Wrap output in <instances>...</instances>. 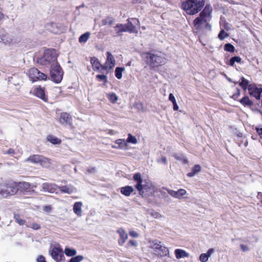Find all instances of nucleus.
<instances>
[{"instance_id": "nucleus-1", "label": "nucleus", "mask_w": 262, "mask_h": 262, "mask_svg": "<svg viewBox=\"0 0 262 262\" xmlns=\"http://www.w3.org/2000/svg\"><path fill=\"white\" fill-rule=\"evenodd\" d=\"M143 61L151 70H156L166 63L165 54L161 51L152 50L141 53Z\"/></svg>"}, {"instance_id": "nucleus-2", "label": "nucleus", "mask_w": 262, "mask_h": 262, "mask_svg": "<svg viewBox=\"0 0 262 262\" xmlns=\"http://www.w3.org/2000/svg\"><path fill=\"white\" fill-rule=\"evenodd\" d=\"M133 179L136 182L135 187L139 193L144 198L154 196L157 192V188L150 181H143L140 173H136L133 176Z\"/></svg>"}, {"instance_id": "nucleus-3", "label": "nucleus", "mask_w": 262, "mask_h": 262, "mask_svg": "<svg viewBox=\"0 0 262 262\" xmlns=\"http://www.w3.org/2000/svg\"><path fill=\"white\" fill-rule=\"evenodd\" d=\"M212 8L210 4H207L203 10L201 11L199 16L193 20V24L196 29H200L203 25L205 28L211 31L212 26L209 23L212 19Z\"/></svg>"}, {"instance_id": "nucleus-4", "label": "nucleus", "mask_w": 262, "mask_h": 262, "mask_svg": "<svg viewBox=\"0 0 262 262\" xmlns=\"http://www.w3.org/2000/svg\"><path fill=\"white\" fill-rule=\"evenodd\" d=\"M205 5V0H186L181 3V8L190 15L199 13Z\"/></svg>"}, {"instance_id": "nucleus-5", "label": "nucleus", "mask_w": 262, "mask_h": 262, "mask_svg": "<svg viewBox=\"0 0 262 262\" xmlns=\"http://www.w3.org/2000/svg\"><path fill=\"white\" fill-rule=\"evenodd\" d=\"M36 61L38 63L47 66L48 64L58 63L57 62V54L54 50H45L43 54L40 57H36Z\"/></svg>"}, {"instance_id": "nucleus-6", "label": "nucleus", "mask_w": 262, "mask_h": 262, "mask_svg": "<svg viewBox=\"0 0 262 262\" xmlns=\"http://www.w3.org/2000/svg\"><path fill=\"white\" fill-rule=\"evenodd\" d=\"M16 182H2V198L6 199L16 194Z\"/></svg>"}, {"instance_id": "nucleus-7", "label": "nucleus", "mask_w": 262, "mask_h": 262, "mask_svg": "<svg viewBox=\"0 0 262 262\" xmlns=\"http://www.w3.org/2000/svg\"><path fill=\"white\" fill-rule=\"evenodd\" d=\"M63 72L58 63L51 66L50 77L53 82L58 83L62 79Z\"/></svg>"}, {"instance_id": "nucleus-8", "label": "nucleus", "mask_w": 262, "mask_h": 262, "mask_svg": "<svg viewBox=\"0 0 262 262\" xmlns=\"http://www.w3.org/2000/svg\"><path fill=\"white\" fill-rule=\"evenodd\" d=\"M26 162H30L34 164H39L41 166L46 168L49 167L51 165L50 160L40 155H34L30 156L25 161Z\"/></svg>"}, {"instance_id": "nucleus-9", "label": "nucleus", "mask_w": 262, "mask_h": 262, "mask_svg": "<svg viewBox=\"0 0 262 262\" xmlns=\"http://www.w3.org/2000/svg\"><path fill=\"white\" fill-rule=\"evenodd\" d=\"M116 65V61L113 55L110 52H106V59L102 67L101 73H108L111 70H112Z\"/></svg>"}, {"instance_id": "nucleus-10", "label": "nucleus", "mask_w": 262, "mask_h": 262, "mask_svg": "<svg viewBox=\"0 0 262 262\" xmlns=\"http://www.w3.org/2000/svg\"><path fill=\"white\" fill-rule=\"evenodd\" d=\"M52 258L56 262H62L64 260V256L62 249L59 246L52 247L49 251Z\"/></svg>"}, {"instance_id": "nucleus-11", "label": "nucleus", "mask_w": 262, "mask_h": 262, "mask_svg": "<svg viewBox=\"0 0 262 262\" xmlns=\"http://www.w3.org/2000/svg\"><path fill=\"white\" fill-rule=\"evenodd\" d=\"M27 74L32 81L37 80H46L47 75L41 72L35 68H31L29 69Z\"/></svg>"}, {"instance_id": "nucleus-12", "label": "nucleus", "mask_w": 262, "mask_h": 262, "mask_svg": "<svg viewBox=\"0 0 262 262\" xmlns=\"http://www.w3.org/2000/svg\"><path fill=\"white\" fill-rule=\"evenodd\" d=\"M16 187L17 188V191L20 190L23 192H29L31 190L34 191V188H36L37 184L32 183L30 184L26 182H16Z\"/></svg>"}, {"instance_id": "nucleus-13", "label": "nucleus", "mask_w": 262, "mask_h": 262, "mask_svg": "<svg viewBox=\"0 0 262 262\" xmlns=\"http://www.w3.org/2000/svg\"><path fill=\"white\" fill-rule=\"evenodd\" d=\"M248 92L250 96L254 97L257 100H260V96H262V88H258L251 84L249 85Z\"/></svg>"}, {"instance_id": "nucleus-14", "label": "nucleus", "mask_w": 262, "mask_h": 262, "mask_svg": "<svg viewBox=\"0 0 262 262\" xmlns=\"http://www.w3.org/2000/svg\"><path fill=\"white\" fill-rule=\"evenodd\" d=\"M0 42L6 46H10L15 42L14 37L8 33H3L0 34Z\"/></svg>"}, {"instance_id": "nucleus-15", "label": "nucleus", "mask_w": 262, "mask_h": 262, "mask_svg": "<svg viewBox=\"0 0 262 262\" xmlns=\"http://www.w3.org/2000/svg\"><path fill=\"white\" fill-rule=\"evenodd\" d=\"M131 142V134H129L128 135V138L127 140L125 141L123 139H118L116 140L115 143L118 145V146L112 145V147L114 148H119L122 149H126L127 148V143Z\"/></svg>"}, {"instance_id": "nucleus-16", "label": "nucleus", "mask_w": 262, "mask_h": 262, "mask_svg": "<svg viewBox=\"0 0 262 262\" xmlns=\"http://www.w3.org/2000/svg\"><path fill=\"white\" fill-rule=\"evenodd\" d=\"M59 122L64 125H72V117L67 113H62L59 118Z\"/></svg>"}, {"instance_id": "nucleus-17", "label": "nucleus", "mask_w": 262, "mask_h": 262, "mask_svg": "<svg viewBox=\"0 0 262 262\" xmlns=\"http://www.w3.org/2000/svg\"><path fill=\"white\" fill-rule=\"evenodd\" d=\"M33 93L34 95L41 99L44 101H47V97L45 94V90L40 86L35 87L33 91Z\"/></svg>"}, {"instance_id": "nucleus-18", "label": "nucleus", "mask_w": 262, "mask_h": 262, "mask_svg": "<svg viewBox=\"0 0 262 262\" xmlns=\"http://www.w3.org/2000/svg\"><path fill=\"white\" fill-rule=\"evenodd\" d=\"M82 206H83V204L81 202H76L73 205V212L78 217H80L82 216Z\"/></svg>"}, {"instance_id": "nucleus-19", "label": "nucleus", "mask_w": 262, "mask_h": 262, "mask_svg": "<svg viewBox=\"0 0 262 262\" xmlns=\"http://www.w3.org/2000/svg\"><path fill=\"white\" fill-rule=\"evenodd\" d=\"M168 193L172 197L181 199L182 196L186 193V191L184 189H180L178 191L168 190Z\"/></svg>"}, {"instance_id": "nucleus-20", "label": "nucleus", "mask_w": 262, "mask_h": 262, "mask_svg": "<svg viewBox=\"0 0 262 262\" xmlns=\"http://www.w3.org/2000/svg\"><path fill=\"white\" fill-rule=\"evenodd\" d=\"M58 187L54 184H50V183H43L42 185V190L43 191L49 192L50 193L54 192L55 190H57Z\"/></svg>"}, {"instance_id": "nucleus-21", "label": "nucleus", "mask_w": 262, "mask_h": 262, "mask_svg": "<svg viewBox=\"0 0 262 262\" xmlns=\"http://www.w3.org/2000/svg\"><path fill=\"white\" fill-rule=\"evenodd\" d=\"M91 63L92 65L93 70L95 71H98L101 72L102 67L103 66L101 65L99 59L96 57H93L90 60Z\"/></svg>"}, {"instance_id": "nucleus-22", "label": "nucleus", "mask_w": 262, "mask_h": 262, "mask_svg": "<svg viewBox=\"0 0 262 262\" xmlns=\"http://www.w3.org/2000/svg\"><path fill=\"white\" fill-rule=\"evenodd\" d=\"M238 102L244 107H251L253 105V102L247 95L240 99Z\"/></svg>"}, {"instance_id": "nucleus-23", "label": "nucleus", "mask_w": 262, "mask_h": 262, "mask_svg": "<svg viewBox=\"0 0 262 262\" xmlns=\"http://www.w3.org/2000/svg\"><path fill=\"white\" fill-rule=\"evenodd\" d=\"M117 233L120 235V238L119 239V244L120 245H122L127 238V234L125 230L122 228L119 229L117 230Z\"/></svg>"}, {"instance_id": "nucleus-24", "label": "nucleus", "mask_w": 262, "mask_h": 262, "mask_svg": "<svg viewBox=\"0 0 262 262\" xmlns=\"http://www.w3.org/2000/svg\"><path fill=\"white\" fill-rule=\"evenodd\" d=\"M174 254L176 258L178 259L183 257H187L189 256V254L188 253H187L185 251L180 249H176L174 251Z\"/></svg>"}, {"instance_id": "nucleus-25", "label": "nucleus", "mask_w": 262, "mask_h": 262, "mask_svg": "<svg viewBox=\"0 0 262 262\" xmlns=\"http://www.w3.org/2000/svg\"><path fill=\"white\" fill-rule=\"evenodd\" d=\"M59 189L62 192L71 194L75 190L74 187L71 185H67L59 187Z\"/></svg>"}, {"instance_id": "nucleus-26", "label": "nucleus", "mask_w": 262, "mask_h": 262, "mask_svg": "<svg viewBox=\"0 0 262 262\" xmlns=\"http://www.w3.org/2000/svg\"><path fill=\"white\" fill-rule=\"evenodd\" d=\"M150 243L151 248H152L153 249H154L156 252H159V249H160L161 247L162 246L161 245V242L158 241L157 240H155V241L150 242Z\"/></svg>"}, {"instance_id": "nucleus-27", "label": "nucleus", "mask_w": 262, "mask_h": 262, "mask_svg": "<svg viewBox=\"0 0 262 262\" xmlns=\"http://www.w3.org/2000/svg\"><path fill=\"white\" fill-rule=\"evenodd\" d=\"M47 140L53 144H59L61 143L59 139L53 135H48L47 137Z\"/></svg>"}, {"instance_id": "nucleus-28", "label": "nucleus", "mask_w": 262, "mask_h": 262, "mask_svg": "<svg viewBox=\"0 0 262 262\" xmlns=\"http://www.w3.org/2000/svg\"><path fill=\"white\" fill-rule=\"evenodd\" d=\"M116 31L117 33L126 31L130 32L131 30L128 26L120 24L117 25L116 27Z\"/></svg>"}, {"instance_id": "nucleus-29", "label": "nucleus", "mask_w": 262, "mask_h": 262, "mask_svg": "<svg viewBox=\"0 0 262 262\" xmlns=\"http://www.w3.org/2000/svg\"><path fill=\"white\" fill-rule=\"evenodd\" d=\"M140 24L138 19L132 18V33H137L138 28H139Z\"/></svg>"}, {"instance_id": "nucleus-30", "label": "nucleus", "mask_w": 262, "mask_h": 262, "mask_svg": "<svg viewBox=\"0 0 262 262\" xmlns=\"http://www.w3.org/2000/svg\"><path fill=\"white\" fill-rule=\"evenodd\" d=\"M90 36H91L90 32H86L85 33H84L83 34L81 35L79 37V38L78 39V41L81 43H85L88 40V39L90 38Z\"/></svg>"}, {"instance_id": "nucleus-31", "label": "nucleus", "mask_w": 262, "mask_h": 262, "mask_svg": "<svg viewBox=\"0 0 262 262\" xmlns=\"http://www.w3.org/2000/svg\"><path fill=\"white\" fill-rule=\"evenodd\" d=\"M201 168L199 165H195L192 168V170L190 172L188 173L187 176L192 177L194 176L196 173L201 171Z\"/></svg>"}, {"instance_id": "nucleus-32", "label": "nucleus", "mask_w": 262, "mask_h": 262, "mask_svg": "<svg viewBox=\"0 0 262 262\" xmlns=\"http://www.w3.org/2000/svg\"><path fill=\"white\" fill-rule=\"evenodd\" d=\"M241 82H239V85L240 86L246 91L247 89L248 90L249 86V81L245 78L244 77H242L241 79Z\"/></svg>"}, {"instance_id": "nucleus-33", "label": "nucleus", "mask_w": 262, "mask_h": 262, "mask_svg": "<svg viewBox=\"0 0 262 262\" xmlns=\"http://www.w3.org/2000/svg\"><path fill=\"white\" fill-rule=\"evenodd\" d=\"M173 157L176 160L182 162L183 164H187L188 163L187 159L183 154H173Z\"/></svg>"}, {"instance_id": "nucleus-34", "label": "nucleus", "mask_w": 262, "mask_h": 262, "mask_svg": "<svg viewBox=\"0 0 262 262\" xmlns=\"http://www.w3.org/2000/svg\"><path fill=\"white\" fill-rule=\"evenodd\" d=\"M46 28L48 30L54 33H57L58 32V29L56 27V25L55 23H51L46 26Z\"/></svg>"}, {"instance_id": "nucleus-35", "label": "nucleus", "mask_w": 262, "mask_h": 262, "mask_svg": "<svg viewBox=\"0 0 262 262\" xmlns=\"http://www.w3.org/2000/svg\"><path fill=\"white\" fill-rule=\"evenodd\" d=\"M235 62L241 63L242 58L239 56H234L230 58L228 64L231 67H234Z\"/></svg>"}, {"instance_id": "nucleus-36", "label": "nucleus", "mask_w": 262, "mask_h": 262, "mask_svg": "<svg viewBox=\"0 0 262 262\" xmlns=\"http://www.w3.org/2000/svg\"><path fill=\"white\" fill-rule=\"evenodd\" d=\"M63 253H64L65 254L69 257H72L76 254L77 251L74 249L66 248Z\"/></svg>"}, {"instance_id": "nucleus-37", "label": "nucleus", "mask_w": 262, "mask_h": 262, "mask_svg": "<svg viewBox=\"0 0 262 262\" xmlns=\"http://www.w3.org/2000/svg\"><path fill=\"white\" fill-rule=\"evenodd\" d=\"M120 191L122 194L129 196L131 194V187L129 186L123 187L121 188Z\"/></svg>"}, {"instance_id": "nucleus-38", "label": "nucleus", "mask_w": 262, "mask_h": 262, "mask_svg": "<svg viewBox=\"0 0 262 262\" xmlns=\"http://www.w3.org/2000/svg\"><path fill=\"white\" fill-rule=\"evenodd\" d=\"M107 96L109 100L113 103H115L118 100V97L114 93H110Z\"/></svg>"}, {"instance_id": "nucleus-39", "label": "nucleus", "mask_w": 262, "mask_h": 262, "mask_svg": "<svg viewBox=\"0 0 262 262\" xmlns=\"http://www.w3.org/2000/svg\"><path fill=\"white\" fill-rule=\"evenodd\" d=\"M158 253L161 256H166L169 253V250L167 247L162 246L161 248L159 249V252Z\"/></svg>"}, {"instance_id": "nucleus-40", "label": "nucleus", "mask_w": 262, "mask_h": 262, "mask_svg": "<svg viewBox=\"0 0 262 262\" xmlns=\"http://www.w3.org/2000/svg\"><path fill=\"white\" fill-rule=\"evenodd\" d=\"M224 50L231 53H233L235 51V47L231 43H228L225 45Z\"/></svg>"}, {"instance_id": "nucleus-41", "label": "nucleus", "mask_w": 262, "mask_h": 262, "mask_svg": "<svg viewBox=\"0 0 262 262\" xmlns=\"http://www.w3.org/2000/svg\"><path fill=\"white\" fill-rule=\"evenodd\" d=\"M124 70V68L117 67L115 70V76L116 77L120 79L122 77V73Z\"/></svg>"}, {"instance_id": "nucleus-42", "label": "nucleus", "mask_w": 262, "mask_h": 262, "mask_svg": "<svg viewBox=\"0 0 262 262\" xmlns=\"http://www.w3.org/2000/svg\"><path fill=\"white\" fill-rule=\"evenodd\" d=\"M240 94V90L238 88H236V92L232 94L231 97L234 100L238 101V100H240V99H239Z\"/></svg>"}, {"instance_id": "nucleus-43", "label": "nucleus", "mask_w": 262, "mask_h": 262, "mask_svg": "<svg viewBox=\"0 0 262 262\" xmlns=\"http://www.w3.org/2000/svg\"><path fill=\"white\" fill-rule=\"evenodd\" d=\"M228 36L229 35L227 33H226L224 30H222L218 35V37L221 40H223Z\"/></svg>"}, {"instance_id": "nucleus-44", "label": "nucleus", "mask_w": 262, "mask_h": 262, "mask_svg": "<svg viewBox=\"0 0 262 262\" xmlns=\"http://www.w3.org/2000/svg\"><path fill=\"white\" fill-rule=\"evenodd\" d=\"M83 256L78 255L72 257L68 262H80L83 259Z\"/></svg>"}, {"instance_id": "nucleus-45", "label": "nucleus", "mask_w": 262, "mask_h": 262, "mask_svg": "<svg viewBox=\"0 0 262 262\" xmlns=\"http://www.w3.org/2000/svg\"><path fill=\"white\" fill-rule=\"evenodd\" d=\"M28 227L31 228L34 230H38L40 228V226L36 223H32L30 225H27Z\"/></svg>"}, {"instance_id": "nucleus-46", "label": "nucleus", "mask_w": 262, "mask_h": 262, "mask_svg": "<svg viewBox=\"0 0 262 262\" xmlns=\"http://www.w3.org/2000/svg\"><path fill=\"white\" fill-rule=\"evenodd\" d=\"M113 21L111 17H107L102 20V24L103 25H111L113 24Z\"/></svg>"}, {"instance_id": "nucleus-47", "label": "nucleus", "mask_w": 262, "mask_h": 262, "mask_svg": "<svg viewBox=\"0 0 262 262\" xmlns=\"http://www.w3.org/2000/svg\"><path fill=\"white\" fill-rule=\"evenodd\" d=\"M209 257L206 253H202L200 255L199 259L202 262H206L208 259Z\"/></svg>"}, {"instance_id": "nucleus-48", "label": "nucleus", "mask_w": 262, "mask_h": 262, "mask_svg": "<svg viewBox=\"0 0 262 262\" xmlns=\"http://www.w3.org/2000/svg\"><path fill=\"white\" fill-rule=\"evenodd\" d=\"M96 78L100 80L103 81L104 83L107 82V76L104 74L97 75Z\"/></svg>"}, {"instance_id": "nucleus-49", "label": "nucleus", "mask_w": 262, "mask_h": 262, "mask_svg": "<svg viewBox=\"0 0 262 262\" xmlns=\"http://www.w3.org/2000/svg\"><path fill=\"white\" fill-rule=\"evenodd\" d=\"M134 107L137 108L138 111H142L143 110V104L140 102H136L134 105Z\"/></svg>"}, {"instance_id": "nucleus-50", "label": "nucleus", "mask_w": 262, "mask_h": 262, "mask_svg": "<svg viewBox=\"0 0 262 262\" xmlns=\"http://www.w3.org/2000/svg\"><path fill=\"white\" fill-rule=\"evenodd\" d=\"M255 130L260 138L262 139V126H259L258 127H256Z\"/></svg>"}, {"instance_id": "nucleus-51", "label": "nucleus", "mask_w": 262, "mask_h": 262, "mask_svg": "<svg viewBox=\"0 0 262 262\" xmlns=\"http://www.w3.org/2000/svg\"><path fill=\"white\" fill-rule=\"evenodd\" d=\"M15 221L20 225H23L25 223V221L24 220L18 217H15Z\"/></svg>"}, {"instance_id": "nucleus-52", "label": "nucleus", "mask_w": 262, "mask_h": 262, "mask_svg": "<svg viewBox=\"0 0 262 262\" xmlns=\"http://www.w3.org/2000/svg\"><path fill=\"white\" fill-rule=\"evenodd\" d=\"M37 262H46L45 257L42 255H39L37 259H36Z\"/></svg>"}, {"instance_id": "nucleus-53", "label": "nucleus", "mask_w": 262, "mask_h": 262, "mask_svg": "<svg viewBox=\"0 0 262 262\" xmlns=\"http://www.w3.org/2000/svg\"><path fill=\"white\" fill-rule=\"evenodd\" d=\"M4 154H8L12 156H13L15 154L14 150L12 148H10L9 150L6 151H4Z\"/></svg>"}, {"instance_id": "nucleus-54", "label": "nucleus", "mask_w": 262, "mask_h": 262, "mask_svg": "<svg viewBox=\"0 0 262 262\" xmlns=\"http://www.w3.org/2000/svg\"><path fill=\"white\" fill-rule=\"evenodd\" d=\"M151 215L156 219H160L162 217L160 213L158 212H154L151 213Z\"/></svg>"}, {"instance_id": "nucleus-55", "label": "nucleus", "mask_w": 262, "mask_h": 262, "mask_svg": "<svg viewBox=\"0 0 262 262\" xmlns=\"http://www.w3.org/2000/svg\"><path fill=\"white\" fill-rule=\"evenodd\" d=\"M241 248L243 252H246L249 250V248L247 246L241 244L240 245Z\"/></svg>"}, {"instance_id": "nucleus-56", "label": "nucleus", "mask_w": 262, "mask_h": 262, "mask_svg": "<svg viewBox=\"0 0 262 262\" xmlns=\"http://www.w3.org/2000/svg\"><path fill=\"white\" fill-rule=\"evenodd\" d=\"M169 100L171 101L172 103H173V102H176V100L175 99L174 96L172 93H170L169 95Z\"/></svg>"}, {"instance_id": "nucleus-57", "label": "nucleus", "mask_w": 262, "mask_h": 262, "mask_svg": "<svg viewBox=\"0 0 262 262\" xmlns=\"http://www.w3.org/2000/svg\"><path fill=\"white\" fill-rule=\"evenodd\" d=\"M173 104V109L174 111H178V109H179V106L177 103V101L176 102H173V103H172Z\"/></svg>"}, {"instance_id": "nucleus-58", "label": "nucleus", "mask_w": 262, "mask_h": 262, "mask_svg": "<svg viewBox=\"0 0 262 262\" xmlns=\"http://www.w3.org/2000/svg\"><path fill=\"white\" fill-rule=\"evenodd\" d=\"M51 210V206H46L43 207V210L47 212H50Z\"/></svg>"}, {"instance_id": "nucleus-59", "label": "nucleus", "mask_w": 262, "mask_h": 262, "mask_svg": "<svg viewBox=\"0 0 262 262\" xmlns=\"http://www.w3.org/2000/svg\"><path fill=\"white\" fill-rule=\"evenodd\" d=\"M214 251V249H212V248H211V249H209L207 252L206 253L207 255H208V257L210 256V255H211V254Z\"/></svg>"}, {"instance_id": "nucleus-60", "label": "nucleus", "mask_w": 262, "mask_h": 262, "mask_svg": "<svg viewBox=\"0 0 262 262\" xmlns=\"http://www.w3.org/2000/svg\"><path fill=\"white\" fill-rule=\"evenodd\" d=\"M137 143V140L136 138L132 136V144H136Z\"/></svg>"}, {"instance_id": "nucleus-61", "label": "nucleus", "mask_w": 262, "mask_h": 262, "mask_svg": "<svg viewBox=\"0 0 262 262\" xmlns=\"http://www.w3.org/2000/svg\"><path fill=\"white\" fill-rule=\"evenodd\" d=\"M161 161L164 163V164H166L167 163V159L165 157H162L161 158Z\"/></svg>"}, {"instance_id": "nucleus-62", "label": "nucleus", "mask_w": 262, "mask_h": 262, "mask_svg": "<svg viewBox=\"0 0 262 262\" xmlns=\"http://www.w3.org/2000/svg\"><path fill=\"white\" fill-rule=\"evenodd\" d=\"M4 14L2 12H0V20L3 19L4 18Z\"/></svg>"}, {"instance_id": "nucleus-63", "label": "nucleus", "mask_w": 262, "mask_h": 262, "mask_svg": "<svg viewBox=\"0 0 262 262\" xmlns=\"http://www.w3.org/2000/svg\"><path fill=\"white\" fill-rule=\"evenodd\" d=\"M88 171L90 173L94 172L95 171V168H92L91 169H89L88 170Z\"/></svg>"}, {"instance_id": "nucleus-64", "label": "nucleus", "mask_w": 262, "mask_h": 262, "mask_svg": "<svg viewBox=\"0 0 262 262\" xmlns=\"http://www.w3.org/2000/svg\"><path fill=\"white\" fill-rule=\"evenodd\" d=\"M138 235L136 232L132 231V237H137Z\"/></svg>"}]
</instances>
